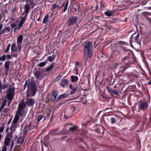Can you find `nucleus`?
<instances>
[{
	"label": "nucleus",
	"mask_w": 151,
	"mask_h": 151,
	"mask_svg": "<svg viewBox=\"0 0 151 151\" xmlns=\"http://www.w3.org/2000/svg\"><path fill=\"white\" fill-rule=\"evenodd\" d=\"M10 139L9 138H5L4 144L5 146H9V143L10 142Z\"/></svg>",
	"instance_id": "5701e85b"
},
{
	"label": "nucleus",
	"mask_w": 151,
	"mask_h": 151,
	"mask_svg": "<svg viewBox=\"0 0 151 151\" xmlns=\"http://www.w3.org/2000/svg\"><path fill=\"white\" fill-rule=\"evenodd\" d=\"M9 48L7 47L6 50L5 51V53L7 52L9 50Z\"/></svg>",
	"instance_id": "e2e57ef3"
},
{
	"label": "nucleus",
	"mask_w": 151,
	"mask_h": 151,
	"mask_svg": "<svg viewBox=\"0 0 151 151\" xmlns=\"http://www.w3.org/2000/svg\"><path fill=\"white\" fill-rule=\"evenodd\" d=\"M10 20H11V21L12 22H13V21H14V19L12 17H11L10 19Z\"/></svg>",
	"instance_id": "052dcab7"
},
{
	"label": "nucleus",
	"mask_w": 151,
	"mask_h": 151,
	"mask_svg": "<svg viewBox=\"0 0 151 151\" xmlns=\"http://www.w3.org/2000/svg\"><path fill=\"white\" fill-rule=\"evenodd\" d=\"M21 109H18V111L17 112L16 115H17L21 116L22 114L21 112Z\"/></svg>",
	"instance_id": "c9c22d12"
},
{
	"label": "nucleus",
	"mask_w": 151,
	"mask_h": 151,
	"mask_svg": "<svg viewBox=\"0 0 151 151\" xmlns=\"http://www.w3.org/2000/svg\"><path fill=\"white\" fill-rule=\"evenodd\" d=\"M35 102V101L34 99H27L26 102V104L29 106H31L33 105Z\"/></svg>",
	"instance_id": "423d86ee"
},
{
	"label": "nucleus",
	"mask_w": 151,
	"mask_h": 151,
	"mask_svg": "<svg viewBox=\"0 0 151 151\" xmlns=\"http://www.w3.org/2000/svg\"><path fill=\"white\" fill-rule=\"evenodd\" d=\"M107 90H108V91L110 93L114 94L117 95H119L118 92L117 90L114 91L111 88H110L109 87H107Z\"/></svg>",
	"instance_id": "4468645a"
},
{
	"label": "nucleus",
	"mask_w": 151,
	"mask_h": 151,
	"mask_svg": "<svg viewBox=\"0 0 151 151\" xmlns=\"http://www.w3.org/2000/svg\"><path fill=\"white\" fill-rule=\"evenodd\" d=\"M68 0H66V3L64 7L63 12H65L67 9L68 5Z\"/></svg>",
	"instance_id": "c756f323"
},
{
	"label": "nucleus",
	"mask_w": 151,
	"mask_h": 151,
	"mask_svg": "<svg viewBox=\"0 0 151 151\" xmlns=\"http://www.w3.org/2000/svg\"><path fill=\"white\" fill-rule=\"evenodd\" d=\"M28 89L31 91L32 93V94H31V96H34L36 93L37 89L36 84L35 82L32 81L30 82L28 84Z\"/></svg>",
	"instance_id": "7ed1b4c3"
},
{
	"label": "nucleus",
	"mask_w": 151,
	"mask_h": 151,
	"mask_svg": "<svg viewBox=\"0 0 151 151\" xmlns=\"http://www.w3.org/2000/svg\"><path fill=\"white\" fill-rule=\"evenodd\" d=\"M135 40L136 42L138 44H139L140 43V40H139V38L136 37L135 39Z\"/></svg>",
	"instance_id": "a18cd8bd"
},
{
	"label": "nucleus",
	"mask_w": 151,
	"mask_h": 151,
	"mask_svg": "<svg viewBox=\"0 0 151 151\" xmlns=\"http://www.w3.org/2000/svg\"><path fill=\"white\" fill-rule=\"evenodd\" d=\"M17 7L15 6L14 7L12 8V11L13 12H14L16 10Z\"/></svg>",
	"instance_id": "09e8293b"
},
{
	"label": "nucleus",
	"mask_w": 151,
	"mask_h": 151,
	"mask_svg": "<svg viewBox=\"0 0 151 151\" xmlns=\"http://www.w3.org/2000/svg\"><path fill=\"white\" fill-rule=\"evenodd\" d=\"M14 142L13 140H12V143L11 145L10 146V148H12L14 146Z\"/></svg>",
	"instance_id": "5fc2aeb1"
},
{
	"label": "nucleus",
	"mask_w": 151,
	"mask_h": 151,
	"mask_svg": "<svg viewBox=\"0 0 151 151\" xmlns=\"http://www.w3.org/2000/svg\"><path fill=\"white\" fill-rule=\"evenodd\" d=\"M7 149L6 146L4 145L2 147V151H6Z\"/></svg>",
	"instance_id": "37998d69"
},
{
	"label": "nucleus",
	"mask_w": 151,
	"mask_h": 151,
	"mask_svg": "<svg viewBox=\"0 0 151 151\" xmlns=\"http://www.w3.org/2000/svg\"><path fill=\"white\" fill-rule=\"evenodd\" d=\"M12 134V132H10L8 133L6 135V138H9V139L11 140L13 137Z\"/></svg>",
	"instance_id": "cd10ccee"
},
{
	"label": "nucleus",
	"mask_w": 151,
	"mask_h": 151,
	"mask_svg": "<svg viewBox=\"0 0 151 151\" xmlns=\"http://www.w3.org/2000/svg\"><path fill=\"white\" fill-rule=\"evenodd\" d=\"M68 95V94H67L66 93H64L63 94H62L60 95L57 98V101H58L60 99L65 97L67 96Z\"/></svg>",
	"instance_id": "dca6fc26"
},
{
	"label": "nucleus",
	"mask_w": 151,
	"mask_h": 151,
	"mask_svg": "<svg viewBox=\"0 0 151 151\" xmlns=\"http://www.w3.org/2000/svg\"><path fill=\"white\" fill-rule=\"evenodd\" d=\"M3 27V24H0V32L1 31Z\"/></svg>",
	"instance_id": "4d7b16f0"
},
{
	"label": "nucleus",
	"mask_w": 151,
	"mask_h": 151,
	"mask_svg": "<svg viewBox=\"0 0 151 151\" xmlns=\"http://www.w3.org/2000/svg\"><path fill=\"white\" fill-rule=\"evenodd\" d=\"M113 13L112 12H110L109 11H107L105 12V14L107 16H110L112 15V14Z\"/></svg>",
	"instance_id": "7c9ffc66"
},
{
	"label": "nucleus",
	"mask_w": 151,
	"mask_h": 151,
	"mask_svg": "<svg viewBox=\"0 0 151 151\" xmlns=\"http://www.w3.org/2000/svg\"><path fill=\"white\" fill-rule=\"evenodd\" d=\"M148 103L145 102H143L140 104L139 107L142 110L145 109L147 107Z\"/></svg>",
	"instance_id": "9b49d317"
},
{
	"label": "nucleus",
	"mask_w": 151,
	"mask_h": 151,
	"mask_svg": "<svg viewBox=\"0 0 151 151\" xmlns=\"http://www.w3.org/2000/svg\"><path fill=\"white\" fill-rule=\"evenodd\" d=\"M17 47L16 45V44L15 43H13L12 44L11 49L13 51H15L17 50Z\"/></svg>",
	"instance_id": "393cba45"
},
{
	"label": "nucleus",
	"mask_w": 151,
	"mask_h": 151,
	"mask_svg": "<svg viewBox=\"0 0 151 151\" xmlns=\"http://www.w3.org/2000/svg\"><path fill=\"white\" fill-rule=\"evenodd\" d=\"M17 127V125L16 124H12L11 127L10 129L12 132H14L15 130V128Z\"/></svg>",
	"instance_id": "bb28decb"
},
{
	"label": "nucleus",
	"mask_w": 151,
	"mask_h": 151,
	"mask_svg": "<svg viewBox=\"0 0 151 151\" xmlns=\"http://www.w3.org/2000/svg\"><path fill=\"white\" fill-rule=\"evenodd\" d=\"M71 78L72 79L71 81L73 82H76L78 79V78L77 76H71Z\"/></svg>",
	"instance_id": "a878e982"
},
{
	"label": "nucleus",
	"mask_w": 151,
	"mask_h": 151,
	"mask_svg": "<svg viewBox=\"0 0 151 151\" xmlns=\"http://www.w3.org/2000/svg\"><path fill=\"white\" fill-rule=\"evenodd\" d=\"M7 102V100L6 99L4 100V101H3L0 107V112L1 111L2 109L4 108V106H6Z\"/></svg>",
	"instance_id": "aec40b11"
},
{
	"label": "nucleus",
	"mask_w": 151,
	"mask_h": 151,
	"mask_svg": "<svg viewBox=\"0 0 151 151\" xmlns=\"http://www.w3.org/2000/svg\"><path fill=\"white\" fill-rule=\"evenodd\" d=\"M92 45L90 42H86L84 45V51L85 55H87L90 58L92 55Z\"/></svg>",
	"instance_id": "f257e3e1"
},
{
	"label": "nucleus",
	"mask_w": 151,
	"mask_h": 151,
	"mask_svg": "<svg viewBox=\"0 0 151 151\" xmlns=\"http://www.w3.org/2000/svg\"><path fill=\"white\" fill-rule=\"evenodd\" d=\"M58 92L56 91H53L51 95V100L53 101H57V97L58 95Z\"/></svg>",
	"instance_id": "39448f33"
},
{
	"label": "nucleus",
	"mask_w": 151,
	"mask_h": 151,
	"mask_svg": "<svg viewBox=\"0 0 151 151\" xmlns=\"http://www.w3.org/2000/svg\"><path fill=\"white\" fill-rule=\"evenodd\" d=\"M68 83V81L67 79H62L61 83V86L63 88L65 87Z\"/></svg>",
	"instance_id": "2eb2a0df"
},
{
	"label": "nucleus",
	"mask_w": 151,
	"mask_h": 151,
	"mask_svg": "<svg viewBox=\"0 0 151 151\" xmlns=\"http://www.w3.org/2000/svg\"><path fill=\"white\" fill-rule=\"evenodd\" d=\"M118 66V64L117 63H116L114 67V68H116Z\"/></svg>",
	"instance_id": "0e129e2a"
},
{
	"label": "nucleus",
	"mask_w": 151,
	"mask_h": 151,
	"mask_svg": "<svg viewBox=\"0 0 151 151\" xmlns=\"http://www.w3.org/2000/svg\"><path fill=\"white\" fill-rule=\"evenodd\" d=\"M27 81L26 82V83L24 85V89H25V88L26 87H27Z\"/></svg>",
	"instance_id": "bf43d9fd"
},
{
	"label": "nucleus",
	"mask_w": 151,
	"mask_h": 151,
	"mask_svg": "<svg viewBox=\"0 0 151 151\" xmlns=\"http://www.w3.org/2000/svg\"><path fill=\"white\" fill-rule=\"evenodd\" d=\"M95 8V10L96 11H97V10H98V6H96Z\"/></svg>",
	"instance_id": "69168bd1"
},
{
	"label": "nucleus",
	"mask_w": 151,
	"mask_h": 151,
	"mask_svg": "<svg viewBox=\"0 0 151 151\" xmlns=\"http://www.w3.org/2000/svg\"><path fill=\"white\" fill-rule=\"evenodd\" d=\"M30 8L29 7V6L28 4H25L24 5V12L22 14V15H26V16H27V14L29 13V10Z\"/></svg>",
	"instance_id": "1a4fd4ad"
},
{
	"label": "nucleus",
	"mask_w": 151,
	"mask_h": 151,
	"mask_svg": "<svg viewBox=\"0 0 151 151\" xmlns=\"http://www.w3.org/2000/svg\"><path fill=\"white\" fill-rule=\"evenodd\" d=\"M2 84L1 83V81L0 80V93L1 92L2 90Z\"/></svg>",
	"instance_id": "de8ad7c7"
},
{
	"label": "nucleus",
	"mask_w": 151,
	"mask_h": 151,
	"mask_svg": "<svg viewBox=\"0 0 151 151\" xmlns=\"http://www.w3.org/2000/svg\"><path fill=\"white\" fill-rule=\"evenodd\" d=\"M6 56L5 55H3V56H2V57H1L0 56V60L4 61L6 60Z\"/></svg>",
	"instance_id": "58836bf2"
},
{
	"label": "nucleus",
	"mask_w": 151,
	"mask_h": 151,
	"mask_svg": "<svg viewBox=\"0 0 151 151\" xmlns=\"http://www.w3.org/2000/svg\"><path fill=\"white\" fill-rule=\"evenodd\" d=\"M24 141V139L23 138L21 139L20 138L18 139V141L17 142V144H20V143L22 144Z\"/></svg>",
	"instance_id": "f704fd0d"
},
{
	"label": "nucleus",
	"mask_w": 151,
	"mask_h": 151,
	"mask_svg": "<svg viewBox=\"0 0 151 151\" xmlns=\"http://www.w3.org/2000/svg\"><path fill=\"white\" fill-rule=\"evenodd\" d=\"M78 5L76 4H75L74 6H73V11H72V12H77L78 11H79V6Z\"/></svg>",
	"instance_id": "6ab92c4d"
},
{
	"label": "nucleus",
	"mask_w": 151,
	"mask_h": 151,
	"mask_svg": "<svg viewBox=\"0 0 151 151\" xmlns=\"http://www.w3.org/2000/svg\"><path fill=\"white\" fill-rule=\"evenodd\" d=\"M29 4L33 7L35 5V4L33 0H29Z\"/></svg>",
	"instance_id": "72a5a7b5"
},
{
	"label": "nucleus",
	"mask_w": 151,
	"mask_h": 151,
	"mask_svg": "<svg viewBox=\"0 0 151 151\" xmlns=\"http://www.w3.org/2000/svg\"><path fill=\"white\" fill-rule=\"evenodd\" d=\"M15 88L13 86L9 88L6 91V98L9 101H11L13 99L15 95Z\"/></svg>",
	"instance_id": "f03ea898"
},
{
	"label": "nucleus",
	"mask_w": 151,
	"mask_h": 151,
	"mask_svg": "<svg viewBox=\"0 0 151 151\" xmlns=\"http://www.w3.org/2000/svg\"><path fill=\"white\" fill-rule=\"evenodd\" d=\"M48 14L46 15L45 17L44 18V19L43 21V23H46L47 22V21L48 19Z\"/></svg>",
	"instance_id": "2f4dec72"
},
{
	"label": "nucleus",
	"mask_w": 151,
	"mask_h": 151,
	"mask_svg": "<svg viewBox=\"0 0 151 151\" xmlns=\"http://www.w3.org/2000/svg\"><path fill=\"white\" fill-rule=\"evenodd\" d=\"M11 28L9 27H4L3 30L0 32V35H1V34L5 33H8L9 32Z\"/></svg>",
	"instance_id": "ddd939ff"
},
{
	"label": "nucleus",
	"mask_w": 151,
	"mask_h": 151,
	"mask_svg": "<svg viewBox=\"0 0 151 151\" xmlns=\"http://www.w3.org/2000/svg\"><path fill=\"white\" fill-rule=\"evenodd\" d=\"M46 116L45 115L40 114L37 116L36 119L37 122H39L41 120L43 121L46 119Z\"/></svg>",
	"instance_id": "9d476101"
},
{
	"label": "nucleus",
	"mask_w": 151,
	"mask_h": 151,
	"mask_svg": "<svg viewBox=\"0 0 151 151\" xmlns=\"http://www.w3.org/2000/svg\"><path fill=\"white\" fill-rule=\"evenodd\" d=\"M55 58V57L54 55H53L52 56H49L47 58L48 60L51 62L52 60H53Z\"/></svg>",
	"instance_id": "473e14b6"
},
{
	"label": "nucleus",
	"mask_w": 151,
	"mask_h": 151,
	"mask_svg": "<svg viewBox=\"0 0 151 151\" xmlns=\"http://www.w3.org/2000/svg\"><path fill=\"white\" fill-rule=\"evenodd\" d=\"M31 124H29L27 126L25 127L24 129V134H26L28 132L29 130H31Z\"/></svg>",
	"instance_id": "f3484780"
},
{
	"label": "nucleus",
	"mask_w": 151,
	"mask_h": 151,
	"mask_svg": "<svg viewBox=\"0 0 151 151\" xmlns=\"http://www.w3.org/2000/svg\"><path fill=\"white\" fill-rule=\"evenodd\" d=\"M27 17V16H26V15H25L24 17H22L21 18L20 22H19L18 25V27H19L21 28L22 27L23 24H24L25 22Z\"/></svg>",
	"instance_id": "6e6552de"
},
{
	"label": "nucleus",
	"mask_w": 151,
	"mask_h": 151,
	"mask_svg": "<svg viewBox=\"0 0 151 151\" xmlns=\"http://www.w3.org/2000/svg\"><path fill=\"white\" fill-rule=\"evenodd\" d=\"M111 122L112 123H114L116 122V120L115 118L112 117L111 119Z\"/></svg>",
	"instance_id": "c03bdc74"
},
{
	"label": "nucleus",
	"mask_w": 151,
	"mask_h": 151,
	"mask_svg": "<svg viewBox=\"0 0 151 151\" xmlns=\"http://www.w3.org/2000/svg\"><path fill=\"white\" fill-rule=\"evenodd\" d=\"M23 39V36L22 35H19L18 37L17 41L18 43H21Z\"/></svg>",
	"instance_id": "4be33fe9"
},
{
	"label": "nucleus",
	"mask_w": 151,
	"mask_h": 151,
	"mask_svg": "<svg viewBox=\"0 0 151 151\" xmlns=\"http://www.w3.org/2000/svg\"><path fill=\"white\" fill-rule=\"evenodd\" d=\"M9 86V84L8 83H5L3 86L2 85V89H5L6 88H7Z\"/></svg>",
	"instance_id": "4c0bfd02"
},
{
	"label": "nucleus",
	"mask_w": 151,
	"mask_h": 151,
	"mask_svg": "<svg viewBox=\"0 0 151 151\" xmlns=\"http://www.w3.org/2000/svg\"><path fill=\"white\" fill-rule=\"evenodd\" d=\"M77 87H74L73 88L71 89L72 90L70 91V94H73L74 93L76 90V88Z\"/></svg>",
	"instance_id": "e433bc0d"
},
{
	"label": "nucleus",
	"mask_w": 151,
	"mask_h": 151,
	"mask_svg": "<svg viewBox=\"0 0 151 151\" xmlns=\"http://www.w3.org/2000/svg\"><path fill=\"white\" fill-rule=\"evenodd\" d=\"M46 65V63L42 62L40 63L38 65L40 67H42Z\"/></svg>",
	"instance_id": "ea45409f"
},
{
	"label": "nucleus",
	"mask_w": 151,
	"mask_h": 151,
	"mask_svg": "<svg viewBox=\"0 0 151 151\" xmlns=\"http://www.w3.org/2000/svg\"><path fill=\"white\" fill-rule=\"evenodd\" d=\"M19 116L15 115L14 119L12 123V124H16L17 123L19 119Z\"/></svg>",
	"instance_id": "412c9836"
},
{
	"label": "nucleus",
	"mask_w": 151,
	"mask_h": 151,
	"mask_svg": "<svg viewBox=\"0 0 151 151\" xmlns=\"http://www.w3.org/2000/svg\"><path fill=\"white\" fill-rule=\"evenodd\" d=\"M9 108H6L3 110V111L5 113H7L9 111Z\"/></svg>",
	"instance_id": "8fccbe9b"
},
{
	"label": "nucleus",
	"mask_w": 151,
	"mask_h": 151,
	"mask_svg": "<svg viewBox=\"0 0 151 151\" xmlns=\"http://www.w3.org/2000/svg\"><path fill=\"white\" fill-rule=\"evenodd\" d=\"M54 64L53 63L51 64L49 67L46 68V70L47 71H50L52 68H54Z\"/></svg>",
	"instance_id": "c85d7f7f"
},
{
	"label": "nucleus",
	"mask_w": 151,
	"mask_h": 151,
	"mask_svg": "<svg viewBox=\"0 0 151 151\" xmlns=\"http://www.w3.org/2000/svg\"><path fill=\"white\" fill-rule=\"evenodd\" d=\"M76 127V126H75L73 127L70 128V130L71 132H73L75 130Z\"/></svg>",
	"instance_id": "79ce46f5"
},
{
	"label": "nucleus",
	"mask_w": 151,
	"mask_h": 151,
	"mask_svg": "<svg viewBox=\"0 0 151 151\" xmlns=\"http://www.w3.org/2000/svg\"><path fill=\"white\" fill-rule=\"evenodd\" d=\"M57 8H59V6L55 4H54L51 6L50 9L52 11H54L55 9Z\"/></svg>",
	"instance_id": "b1692460"
},
{
	"label": "nucleus",
	"mask_w": 151,
	"mask_h": 151,
	"mask_svg": "<svg viewBox=\"0 0 151 151\" xmlns=\"http://www.w3.org/2000/svg\"><path fill=\"white\" fill-rule=\"evenodd\" d=\"M69 87L70 89H72L73 88L72 85L71 84H70V85Z\"/></svg>",
	"instance_id": "338daca9"
},
{
	"label": "nucleus",
	"mask_w": 151,
	"mask_h": 151,
	"mask_svg": "<svg viewBox=\"0 0 151 151\" xmlns=\"http://www.w3.org/2000/svg\"><path fill=\"white\" fill-rule=\"evenodd\" d=\"M35 15L33 14H32L30 16V18L32 20V22H34L35 20Z\"/></svg>",
	"instance_id": "a19ab883"
},
{
	"label": "nucleus",
	"mask_w": 151,
	"mask_h": 151,
	"mask_svg": "<svg viewBox=\"0 0 151 151\" xmlns=\"http://www.w3.org/2000/svg\"><path fill=\"white\" fill-rule=\"evenodd\" d=\"M115 53H116V55H118V54L120 53L117 50H116Z\"/></svg>",
	"instance_id": "680f3d73"
},
{
	"label": "nucleus",
	"mask_w": 151,
	"mask_h": 151,
	"mask_svg": "<svg viewBox=\"0 0 151 151\" xmlns=\"http://www.w3.org/2000/svg\"><path fill=\"white\" fill-rule=\"evenodd\" d=\"M18 47L19 50L20 51L21 49V45H19L18 44Z\"/></svg>",
	"instance_id": "6e6d98bb"
},
{
	"label": "nucleus",
	"mask_w": 151,
	"mask_h": 151,
	"mask_svg": "<svg viewBox=\"0 0 151 151\" xmlns=\"http://www.w3.org/2000/svg\"><path fill=\"white\" fill-rule=\"evenodd\" d=\"M26 103L24 101H22L19 105L18 108L19 109L22 110L26 107Z\"/></svg>",
	"instance_id": "f8f14e48"
},
{
	"label": "nucleus",
	"mask_w": 151,
	"mask_h": 151,
	"mask_svg": "<svg viewBox=\"0 0 151 151\" xmlns=\"http://www.w3.org/2000/svg\"><path fill=\"white\" fill-rule=\"evenodd\" d=\"M7 57L9 59H10L12 58V56L10 55H7Z\"/></svg>",
	"instance_id": "864d4df0"
},
{
	"label": "nucleus",
	"mask_w": 151,
	"mask_h": 151,
	"mask_svg": "<svg viewBox=\"0 0 151 151\" xmlns=\"http://www.w3.org/2000/svg\"><path fill=\"white\" fill-rule=\"evenodd\" d=\"M87 55H85L84 56V60L86 61V62L87 60L88 57H87Z\"/></svg>",
	"instance_id": "3c124183"
},
{
	"label": "nucleus",
	"mask_w": 151,
	"mask_h": 151,
	"mask_svg": "<svg viewBox=\"0 0 151 151\" xmlns=\"http://www.w3.org/2000/svg\"><path fill=\"white\" fill-rule=\"evenodd\" d=\"M9 130V127H8L7 128V129H6V132H8V131Z\"/></svg>",
	"instance_id": "774afa93"
},
{
	"label": "nucleus",
	"mask_w": 151,
	"mask_h": 151,
	"mask_svg": "<svg viewBox=\"0 0 151 151\" xmlns=\"http://www.w3.org/2000/svg\"><path fill=\"white\" fill-rule=\"evenodd\" d=\"M17 26V25L15 23H14L11 25V27L12 28H14V27H16Z\"/></svg>",
	"instance_id": "49530a36"
},
{
	"label": "nucleus",
	"mask_w": 151,
	"mask_h": 151,
	"mask_svg": "<svg viewBox=\"0 0 151 151\" xmlns=\"http://www.w3.org/2000/svg\"><path fill=\"white\" fill-rule=\"evenodd\" d=\"M41 74V72L40 70L36 71L34 73L35 76L37 78H39Z\"/></svg>",
	"instance_id": "a211bd4d"
},
{
	"label": "nucleus",
	"mask_w": 151,
	"mask_h": 151,
	"mask_svg": "<svg viewBox=\"0 0 151 151\" xmlns=\"http://www.w3.org/2000/svg\"><path fill=\"white\" fill-rule=\"evenodd\" d=\"M11 62L9 61H6L5 62L4 66H5V71L6 74H8V72L9 70V65L11 63Z\"/></svg>",
	"instance_id": "0eeeda50"
},
{
	"label": "nucleus",
	"mask_w": 151,
	"mask_h": 151,
	"mask_svg": "<svg viewBox=\"0 0 151 151\" xmlns=\"http://www.w3.org/2000/svg\"><path fill=\"white\" fill-rule=\"evenodd\" d=\"M4 129V127H0V132H3Z\"/></svg>",
	"instance_id": "603ef678"
},
{
	"label": "nucleus",
	"mask_w": 151,
	"mask_h": 151,
	"mask_svg": "<svg viewBox=\"0 0 151 151\" xmlns=\"http://www.w3.org/2000/svg\"><path fill=\"white\" fill-rule=\"evenodd\" d=\"M62 78V76H59L57 77L56 79L58 80Z\"/></svg>",
	"instance_id": "13d9d810"
},
{
	"label": "nucleus",
	"mask_w": 151,
	"mask_h": 151,
	"mask_svg": "<svg viewBox=\"0 0 151 151\" xmlns=\"http://www.w3.org/2000/svg\"><path fill=\"white\" fill-rule=\"evenodd\" d=\"M77 20V17L73 16L69 18L68 21V24L69 26H71L75 24Z\"/></svg>",
	"instance_id": "20e7f679"
}]
</instances>
